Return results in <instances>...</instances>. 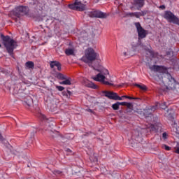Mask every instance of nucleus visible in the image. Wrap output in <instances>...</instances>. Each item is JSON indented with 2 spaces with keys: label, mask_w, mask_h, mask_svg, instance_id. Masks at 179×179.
I'll return each instance as SVG.
<instances>
[{
  "label": "nucleus",
  "mask_w": 179,
  "mask_h": 179,
  "mask_svg": "<svg viewBox=\"0 0 179 179\" xmlns=\"http://www.w3.org/2000/svg\"><path fill=\"white\" fill-rule=\"evenodd\" d=\"M0 38L1 43L5 47L8 54L15 58V53L13 51L17 48V42L10 38L9 35L5 36L3 34H0Z\"/></svg>",
  "instance_id": "obj_1"
},
{
  "label": "nucleus",
  "mask_w": 179,
  "mask_h": 179,
  "mask_svg": "<svg viewBox=\"0 0 179 179\" xmlns=\"http://www.w3.org/2000/svg\"><path fill=\"white\" fill-rule=\"evenodd\" d=\"M99 58H100V55L96 52L93 48H88L85 50V56L81 58V61H83V62H85V64H88V66H90V68L95 69L94 66H92V64H93L94 61L99 59Z\"/></svg>",
  "instance_id": "obj_2"
},
{
  "label": "nucleus",
  "mask_w": 179,
  "mask_h": 179,
  "mask_svg": "<svg viewBox=\"0 0 179 179\" xmlns=\"http://www.w3.org/2000/svg\"><path fill=\"white\" fill-rule=\"evenodd\" d=\"M27 13H29V7L24 6H17L12 10L13 16L18 17V19L27 15Z\"/></svg>",
  "instance_id": "obj_3"
},
{
  "label": "nucleus",
  "mask_w": 179,
  "mask_h": 179,
  "mask_svg": "<svg viewBox=\"0 0 179 179\" xmlns=\"http://www.w3.org/2000/svg\"><path fill=\"white\" fill-rule=\"evenodd\" d=\"M164 18L166 19V20H167L169 23H173V24H177L179 26V18L171 11H165Z\"/></svg>",
  "instance_id": "obj_4"
},
{
  "label": "nucleus",
  "mask_w": 179,
  "mask_h": 179,
  "mask_svg": "<svg viewBox=\"0 0 179 179\" xmlns=\"http://www.w3.org/2000/svg\"><path fill=\"white\" fill-rule=\"evenodd\" d=\"M134 24L137 29L138 40H141V38H145L146 36H148V31L145 30V29L142 27L141 22H135Z\"/></svg>",
  "instance_id": "obj_5"
},
{
  "label": "nucleus",
  "mask_w": 179,
  "mask_h": 179,
  "mask_svg": "<svg viewBox=\"0 0 179 179\" xmlns=\"http://www.w3.org/2000/svg\"><path fill=\"white\" fill-rule=\"evenodd\" d=\"M101 93L104 94L110 100H122V97L118 96V94L111 91H102Z\"/></svg>",
  "instance_id": "obj_6"
},
{
  "label": "nucleus",
  "mask_w": 179,
  "mask_h": 179,
  "mask_svg": "<svg viewBox=\"0 0 179 179\" xmlns=\"http://www.w3.org/2000/svg\"><path fill=\"white\" fill-rule=\"evenodd\" d=\"M167 118L169 121L173 122L172 124V131L174 132L178 138H179V127L177 125V123L174 121V115L173 113H169Z\"/></svg>",
  "instance_id": "obj_7"
},
{
  "label": "nucleus",
  "mask_w": 179,
  "mask_h": 179,
  "mask_svg": "<svg viewBox=\"0 0 179 179\" xmlns=\"http://www.w3.org/2000/svg\"><path fill=\"white\" fill-rule=\"evenodd\" d=\"M150 71L159 72V73H169V69L164 66L152 65L149 66Z\"/></svg>",
  "instance_id": "obj_8"
},
{
  "label": "nucleus",
  "mask_w": 179,
  "mask_h": 179,
  "mask_svg": "<svg viewBox=\"0 0 179 179\" xmlns=\"http://www.w3.org/2000/svg\"><path fill=\"white\" fill-rule=\"evenodd\" d=\"M92 79L95 80V82H101L103 85H106V86H113L114 85L108 81H106V77L104 75L100 73H98L95 77H92Z\"/></svg>",
  "instance_id": "obj_9"
},
{
  "label": "nucleus",
  "mask_w": 179,
  "mask_h": 179,
  "mask_svg": "<svg viewBox=\"0 0 179 179\" xmlns=\"http://www.w3.org/2000/svg\"><path fill=\"white\" fill-rule=\"evenodd\" d=\"M90 17H98L99 19H106L107 13L100 10H94L90 13Z\"/></svg>",
  "instance_id": "obj_10"
},
{
  "label": "nucleus",
  "mask_w": 179,
  "mask_h": 179,
  "mask_svg": "<svg viewBox=\"0 0 179 179\" xmlns=\"http://www.w3.org/2000/svg\"><path fill=\"white\" fill-rule=\"evenodd\" d=\"M69 9L72 10H78L79 12H83L86 10V5L81 4L80 6H76L75 5H69Z\"/></svg>",
  "instance_id": "obj_11"
},
{
  "label": "nucleus",
  "mask_w": 179,
  "mask_h": 179,
  "mask_svg": "<svg viewBox=\"0 0 179 179\" xmlns=\"http://www.w3.org/2000/svg\"><path fill=\"white\" fill-rule=\"evenodd\" d=\"M22 104L26 108H30L31 106H33V99L30 96H27L22 101Z\"/></svg>",
  "instance_id": "obj_12"
},
{
  "label": "nucleus",
  "mask_w": 179,
  "mask_h": 179,
  "mask_svg": "<svg viewBox=\"0 0 179 179\" xmlns=\"http://www.w3.org/2000/svg\"><path fill=\"white\" fill-rule=\"evenodd\" d=\"M134 6H136L137 10H141L145 6V0H133Z\"/></svg>",
  "instance_id": "obj_13"
},
{
  "label": "nucleus",
  "mask_w": 179,
  "mask_h": 179,
  "mask_svg": "<svg viewBox=\"0 0 179 179\" xmlns=\"http://www.w3.org/2000/svg\"><path fill=\"white\" fill-rule=\"evenodd\" d=\"M29 6H30L31 8H33V6H34V9H36V10H40V2H38V1L37 0H33L32 1L29 2Z\"/></svg>",
  "instance_id": "obj_14"
},
{
  "label": "nucleus",
  "mask_w": 179,
  "mask_h": 179,
  "mask_svg": "<svg viewBox=\"0 0 179 179\" xmlns=\"http://www.w3.org/2000/svg\"><path fill=\"white\" fill-rule=\"evenodd\" d=\"M33 19L35 22H43V15L38 11V13L34 15Z\"/></svg>",
  "instance_id": "obj_15"
},
{
  "label": "nucleus",
  "mask_w": 179,
  "mask_h": 179,
  "mask_svg": "<svg viewBox=\"0 0 179 179\" xmlns=\"http://www.w3.org/2000/svg\"><path fill=\"white\" fill-rule=\"evenodd\" d=\"M87 87H90V89H94L95 90H97L99 89V85L94 84L93 82L88 81L86 83Z\"/></svg>",
  "instance_id": "obj_16"
},
{
  "label": "nucleus",
  "mask_w": 179,
  "mask_h": 179,
  "mask_svg": "<svg viewBox=\"0 0 179 179\" xmlns=\"http://www.w3.org/2000/svg\"><path fill=\"white\" fill-rule=\"evenodd\" d=\"M31 111L32 113H35L36 114H37L36 117H38V118H40V107H38L37 105H34Z\"/></svg>",
  "instance_id": "obj_17"
},
{
  "label": "nucleus",
  "mask_w": 179,
  "mask_h": 179,
  "mask_svg": "<svg viewBox=\"0 0 179 179\" xmlns=\"http://www.w3.org/2000/svg\"><path fill=\"white\" fill-rule=\"evenodd\" d=\"M141 113H143V115L145 117V118H148V117L152 115V110L150 108L143 109V111Z\"/></svg>",
  "instance_id": "obj_18"
},
{
  "label": "nucleus",
  "mask_w": 179,
  "mask_h": 179,
  "mask_svg": "<svg viewBox=\"0 0 179 179\" xmlns=\"http://www.w3.org/2000/svg\"><path fill=\"white\" fill-rule=\"evenodd\" d=\"M55 78H57V79H58L59 80H64L65 79H66V76L64 75L62 73H56L55 74Z\"/></svg>",
  "instance_id": "obj_19"
},
{
  "label": "nucleus",
  "mask_w": 179,
  "mask_h": 179,
  "mask_svg": "<svg viewBox=\"0 0 179 179\" xmlns=\"http://www.w3.org/2000/svg\"><path fill=\"white\" fill-rule=\"evenodd\" d=\"M134 86H136V87H138L141 90H143V92H148V87H146V85H139L138 83H135Z\"/></svg>",
  "instance_id": "obj_20"
},
{
  "label": "nucleus",
  "mask_w": 179,
  "mask_h": 179,
  "mask_svg": "<svg viewBox=\"0 0 179 179\" xmlns=\"http://www.w3.org/2000/svg\"><path fill=\"white\" fill-rule=\"evenodd\" d=\"M72 80V78L66 77V79H64V81L59 82L60 85H72V83L71 82Z\"/></svg>",
  "instance_id": "obj_21"
},
{
  "label": "nucleus",
  "mask_w": 179,
  "mask_h": 179,
  "mask_svg": "<svg viewBox=\"0 0 179 179\" xmlns=\"http://www.w3.org/2000/svg\"><path fill=\"white\" fill-rule=\"evenodd\" d=\"M25 66L28 68V69H34V62L28 61L25 63Z\"/></svg>",
  "instance_id": "obj_22"
},
{
  "label": "nucleus",
  "mask_w": 179,
  "mask_h": 179,
  "mask_svg": "<svg viewBox=\"0 0 179 179\" xmlns=\"http://www.w3.org/2000/svg\"><path fill=\"white\" fill-rule=\"evenodd\" d=\"M126 107L127 108V113H131L134 110V105L132 103L127 102L126 103Z\"/></svg>",
  "instance_id": "obj_23"
},
{
  "label": "nucleus",
  "mask_w": 179,
  "mask_h": 179,
  "mask_svg": "<svg viewBox=\"0 0 179 179\" xmlns=\"http://www.w3.org/2000/svg\"><path fill=\"white\" fill-rule=\"evenodd\" d=\"M61 65V63L58 61H52L50 64V68H54V66H57V68H58V66H59Z\"/></svg>",
  "instance_id": "obj_24"
},
{
  "label": "nucleus",
  "mask_w": 179,
  "mask_h": 179,
  "mask_svg": "<svg viewBox=\"0 0 179 179\" xmlns=\"http://www.w3.org/2000/svg\"><path fill=\"white\" fill-rule=\"evenodd\" d=\"M65 54L66 55H75V50L71 48L66 49Z\"/></svg>",
  "instance_id": "obj_25"
},
{
  "label": "nucleus",
  "mask_w": 179,
  "mask_h": 179,
  "mask_svg": "<svg viewBox=\"0 0 179 179\" xmlns=\"http://www.w3.org/2000/svg\"><path fill=\"white\" fill-rule=\"evenodd\" d=\"M62 96H66V97L67 99H71L72 92L71 91H69V90H67V92H65V91L62 92Z\"/></svg>",
  "instance_id": "obj_26"
},
{
  "label": "nucleus",
  "mask_w": 179,
  "mask_h": 179,
  "mask_svg": "<svg viewBox=\"0 0 179 179\" xmlns=\"http://www.w3.org/2000/svg\"><path fill=\"white\" fill-rule=\"evenodd\" d=\"M158 108H162V110H166L167 108V105H166V102H162V103H158Z\"/></svg>",
  "instance_id": "obj_27"
},
{
  "label": "nucleus",
  "mask_w": 179,
  "mask_h": 179,
  "mask_svg": "<svg viewBox=\"0 0 179 179\" xmlns=\"http://www.w3.org/2000/svg\"><path fill=\"white\" fill-rule=\"evenodd\" d=\"M171 80H173V84L171 83V86H170V83H169V87H171V89H176V85H177V83H177V81L176 80V78H174L173 77H171Z\"/></svg>",
  "instance_id": "obj_28"
},
{
  "label": "nucleus",
  "mask_w": 179,
  "mask_h": 179,
  "mask_svg": "<svg viewBox=\"0 0 179 179\" xmlns=\"http://www.w3.org/2000/svg\"><path fill=\"white\" fill-rule=\"evenodd\" d=\"M129 15H130V16H134L137 19H139V17H141V16H142L141 14V12L130 13Z\"/></svg>",
  "instance_id": "obj_29"
},
{
  "label": "nucleus",
  "mask_w": 179,
  "mask_h": 179,
  "mask_svg": "<svg viewBox=\"0 0 179 179\" xmlns=\"http://www.w3.org/2000/svg\"><path fill=\"white\" fill-rule=\"evenodd\" d=\"M139 45L141 48H143V50H145V51H147L148 52H149V50H150V48H149V47H148L145 45H144L143 43H142V42H141L139 43Z\"/></svg>",
  "instance_id": "obj_30"
},
{
  "label": "nucleus",
  "mask_w": 179,
  "mask_h": 179,
  "mask_svg": "<svg viewBox=\"0 0 179 179\" xmlns=\"http://www.w3.org/2000/svg\"><path fill=\"white\" fill-rule=\"evenodd\" d=\"M112 108L115 111H117V110H120V104L118 103V102H116L115 103H113L112 105Z\"/></svg>",
  "instance_id": "obj_31"
},
{
  "label": "nucleus",
  "mask_w": 179,
  "mask_h": 179,
  "mask_svg": "<svg viewBox=\"0 0 179 179\" xmlns=\"http://www.w3.org/2000/svg\"><path fill=\"white\" fill-rule=\"evenodd\" d=\"M50 135H51V136H52V138H58V136H59V131H52L51 133H50Z\"/></svg>",
  "instance_id": "obj_32"
},
{
  "label": "nucleus",
  "mask_w": 179,
  "mask_h": 179,
  "mask_svg": "<svg viewBox=\"0 0 179 179\" xmlns=\"http://www.w3.org/2000/svg\"><path fill=\"white\" fill-rule=\"evenodd\" d=\"M148 52L150 54L152 58H156L157 57V53L155 52V51L150 50Z\"/></svg>",
  "instance_id": "obj_33"
},
{
  "label": "nucleus",
  "mask_w": 179,
  "mask_h": 179,
  "mask_svg": "<svg viewBox=\"0 0 179 179\" xmlns=\"http://www.w3.org/2000/svg\"><path fill=\"white\" fill-rule=\"evenodd\" d=\"M157 108H159V104H157V102L155 106H151V108H150V110L156 111V110H157Z\"/></svg>",
  "instance_id": "obj_34"
},
{
  "label": "nucleus",
  "mask_w": 179,
  "mask_h": 179,
  "mask_svg": "<svg viewBox=\"0 0 179 179\" xmlns=\"http://www.w3.org/2000/svg\"><path fill=\"white\" fill-rule=\"evenodd\" d=\"M52 173L55 176H62V171L59 170H55Z\"/></svg>",
  "instance_id": "obj_35"
},
{
  "label": "nucleus",
  "mask_w": 179,
  "mask_h": 179,
  "mask_svg": "<svg viewBox=\"0 0 179 179\" xmlns=\"http://www.w3.org/2000/svg\"><path fill=\"white\" fill-rule=\"evenodd\" d=\"M80 37V38H87V33L81 32Z\"/></svg>",
  "instance_id": "obj_36"
},
{
  "label": "nucleus",
  "mask_w": 179,
  "mask_h": 179,
  "mask_svg": "<svg viewBox=\"0 0 179 179\" xmlns=\"http://www.w3.org/2000/svg\"><path fill=\"white\" fill-rule=\"evenodd\" d=\"M140 13H141V16H146V15H148L149 10H144L140 12Z\"/></svg>",
  "instance_id": "obj_37"
},
{
  "label": "nucleus",
  "mask_w": 179,
  "mask_h": 179,
  "mask_svg": "<svg viewBox=\"0 0 179 179\" xmlns=\"http://www.w3.org/2000/svg\"><path fill=\"white\" fill-rule=\"evenodd\" d=\"M69 5H74V6H81V5H83V3H82V2H80V1H76L74 2V3H73V4H69Z\"/></svg>",
  "instance_id": "obj_38"
},
{
  "label": "nucleus",
  "mask_w": 179,
  "mask_h": 179,
  "mask_svg": "<svg viewBox=\"0 0 179 179\" xmlns=\"http://www.w3.org/2000/svg\"><path fill=\"white\" fill-rule=\"evenodd\" d=\"M56 89H57L59 92H64V90H65V87L59 85H56Z\"/></svg>",
  "instance_id": "obj_39"
},
{
  "label": "nucleus",
  "mask_w": 179,
  "mask_h": 179,
  "mask_svg": "<svg viewBox=\"0 0 179 179\" xmlns=\"http://www.w3.org/2000/svg\"><path fill=\"white\" fill-rule=\"evenodd\" d=\"M150 131L157 132V129H156V126H155V124H151Z\"/></svg>",
  "instance_id": "obj_40"
},
{
  "label": "nucleus",
  "mask_w": 179,
  "mask_h": 179,
  "mask_svg": "<svg viewBox=\"0 0 179 179\" xmlns=\"http://www.w3.org/2000/svg\"><path fill=\"white\" fill-rule=\"evenodd\" d=\"M162 148L165 149V150H171V147L164 144L162 145Z\"/></svg>",
  "instance_id": "obj_41"
},
{
  "label": "nucleus",
  "mask_w": 179,
  "mask_h": 179,
  "mask_svg": "<svg viewBox=\"0 0 179 179\" xmlns=\"http://www.w3.org/2000/svg\"><path fill=\"white\" fill-rule=\"evenodd\" d=\"M90 135H96V134L92 131H88L83 134L84 136H89Z\"/></svg>",
  "instance_id": "obj_42"
},
{
  "label": "nucleus",
  "mask_w": 179,
  "mask_h": 179,
  "mask_svg": "<svg viewBox=\"0 0 179 179\" xmlns=\"http://www.w3.org/2000/svg\"><path fill=\"white\" fill-rule=\"evenodd\" d=\"M121 97H122V99H128L129 100H132V99H134V97L129 96H127V95H123Z\"/></svg>",
  "instance_id": "obj_43"
},
{
  "label": "nucleus",
  "mask_w": 179,
  "mask_h": 179,
  "mask_svg": "<svg viewBox=\"0 0 179 179\" xmlns=\"http://www.w3.org/2000/svg\"><path fill=\"white\" fill-rule=\"evenodd\" d=\"M41 120H43V121H47V117H45V115H41Z\"/></svg>",
  "instance_id": "obj_44"
},
{
  "label": "nucleus",
  "mask_w": 179,
  "mask_h": 179,
  "mask_svg": "<svg viewBox=\"0 0 179 179\" xmlns=\"http://www.w3.org/2000/svg\"><path fill=\"white\" fill-rule=\"evenodd\" d=\"M119 106H124L126 107L127 106V102H118Z\"/></svg>",
  "instance_id": "obj_45"
},
{
  "label": "nucleus",
  "mask_w": 179,
  "mask_h": 179,
  "mask_svg": "<svg viewBox=\"0 0 179 179\" xmlns=\"http://www.w3.org/2000/svg\"><path fill=\"white\" fill-rule=\"evenodd\" d=\"M162 138H164V139H167V133L164 132L162 134Z\"/></svg>",
  "instance_id": "obj_46"
},
{
  "label": "nucleus",
  "mask_w": 179,
  "mask_h": 179,
  "mask_svg": "<svg viewBox=\"0 0 179 179\" xmlns=\"http://www.w3.org/2000/svg\"><path fill=\"white\" fill-rule=\"evenodd\" d=\"M5 141V138H3V136H2V134L0 133V142H3Z\"/></svg>",
  "instance_id": "obj_47"
},
{
  "label": "nucleus",
  "mask_w": 179,
  "mask_h": 179,
  "mask_svg": "<svg viewBox=\"0 0 179 179\" xmlns=\"http://www.w3.org/2000/svg\"><path fill=\"white\" fill-rule=\"evenodd\" d=\"M132 100H138L139 101H142V99L139 97H133Z\"/></svg>",
  "instance_id": "obj_48"
},
{
  "label": "nucleus",
  "mask_w": 179,
  "mask_h": 179,
  "mask_svg": "<svg viewBox=\"0 0 179 179\" xmlns=\"http://www.w3.org/2000/svg\"><path fill=\"white\" fill-rule=\"evenodd\" d=\"M159 9H162V10H164V9H166V6H164V5H161V6H159Z\"/></svg>",
  "instance_id": "obj_49"
},
{
  "label": "nucleus",
  "mask_w": 179,
  "mask_h": 179,
  "mask_svg": "<svg viewBox=\"0 0 179 179\" xmlns=\"http://www.w3.org/2000/svg\"><path fill=\"white\" fill-rule=\"evenodd\" d=\"M62 66V64H60L59 66H57V71H61Z\"/></svg>",
  "instance_id": "obj_50"
},
{
  "label": "nucleus",
  "mask_w": 179,
  "mask_h": 179,
  "mask_svg": "<svg viewBox=\"0 0 179 179\" xmlns=\"http://www.w3.org/2000/svg\"><path fill=\"white\" fill-rule=\"evenodd\" d=\"M175 153H177L178 155H179V147H178V148L176 149Z\"/></svg>",
  "instance_id": "obj_51"
},
{
  "label": "nucleus",
  "mask_w": 179,
  "mask_h": 179,
  "mask_svg": "<svg viewBox=\"0 0 179 179\" xmlns=\"http://www.w3.org/2000/svg\"><path fill=\"white\" fill-rule=\"evenodd\" d=\"M87 111H88L89 113H94L93 110L90 108L87 109Z\"/></svg>",
  "instance_id": "obj_52"
},
{
  "label": "nucleus",
  "mask_w": 179,
  "mask_h": 179,
  "mask_svg": "<svg viewBox=\"0 0 179 179\" xmlns=\"http://www.w3.org/2000/svg\"><path fill=\"white\" fill-rule=\"evenodd\" d=\"M66 152H69L70 153H72V150H71V149L67 148Z\"/></svg>",
  "instance_id": "obj_53"
},
{
  "label": "nucleus",
  "mask_w": 179,
  "mask_h": 179,
  "mask_svg": "<svg viewBox=\"0 0 179 179\" xmlns=\"http://www.w3.org/2000/svg\"><path fill=\"white\" fill-rule=\"evenodd\" d=\"M123 54H124V57H127V55H128V54L127 53V52H124Z\"/></svg>",
  "instance_id": "obj_54"
},
{
  "label": "nucleus",
  "mask_w": 179,
  "mask_h": 179,
  "mask_svg": "<svg viewBox=\"0 0 179 179\" xmlns=\"http://www.w3.org/2000/svg\"><path fill=\"white\" fill-rule=\"evenodd\" d=\"M122 86H124V84H122V85H118V87H122Z\"/></svg>",
  "instance_id": "obj_55"
},
{
  "label": "nucleus",
  "mask_w": 179,
  "mask_h": 179,
  "mask_svg": "<svg viewBox=\"0 0 179 179\" xmlns=\"http://www.w3.org/2000/svg\"><path fill=\"white\" fill-rule=\"evenodd\" d=\"M131 138H132L133 139H135V136H134V134H132Z\"/></svg>",
  "instance_id": "obj_56"
},
{
  "label": "nucleus",
  "mask_w": 179,
  "mask_h": 179,
  "mask_svg": "<svg viewBox=\"0 0 179 179\" xmlns=\"http://www.w3.org/2000/svg\"><path fill=\"white\" fill-rule=\"evenodd\" d=\"M94 71H97L98 72H100V70L99 69H94Z\"/></svg>",
  "instance_id": "obj_57"
},
{
  "label": "nucleus",
  "mask_w": 179,
  "mask_h": 179,
  "mask_svg": "<svg viewBox=\"0 0 179 179\" xmlns=\"http://www.w3.org/2000/svg\"><path fill=\"white\" fill-rule=\"evenodd\" d=\"M119 113L121 114V113H122V110H119Z\"/></svg>",
  "instance_id": "obj_58"
},
{
  "label": "nucleus",
  "mask_w": 179,
  "mask_h": 179,
  "mask_svg": "<svg viewBox=\"0 0 179 179\" xmlns=\"http://www.w3.org/2000/svg\"><path fill=\"white\" fill-rule=\"evenodd\" d=\"M0 48H2V45L0 43Z\"/></svg>",
  "instance_id": "obj_59"
},
{
  "label": "nucleus",
  "mask_w": 179,
  "mask_h": 179,
  "mask_svg": "<svg viewBox=\"0 0 179 179\" xmlns=\"http://www.w3.org/2000/svg\"><path fill=\"white\" fill-rule=\"evenodd\" d=\"M136 132V134H138V135H139V132H138V131H135Z\"/></svg>",
  "instance_id": "obj_60"
},
{
  "label": "nucleus",
  "mask_w": 179,
  "mask_h": 179,
  "mask_svg": "<svg viewBox=\"0 0 179 179\" xmlns=\"http://www.w3.org/2000/svg\"><path fill=\"white\" fill-rule=\"evenodd\" d=\"M106 71L107 73H108V70H106Z\"/></svg>",
  "instance_id": "obj_61"
},
{
  "label": "nucleus",
  "mask_w": 179,
  "mask_h": 179,
  "mask_svg": "<svg viewBox=\"0 0 179 179\" xmlns=\"http://www.w3.org/2000/svg\"><path fill=\"white\" fill-rule=\"evenodd\" d=\"M38 29H40V26H38Z\"/></svg>",
  "instance_id": "obj_62"
},
{
  "label": "nucleus",
  "mask_w": 179,
  "mask_h": 179,
  "mask_svg": "<svg viewBox=\"0 0 179 179\" xmlns=\"http://www.w3.org/2000/svg\"><path fill=\"white\" fill-rule=\"evenodd\" d=\"M76 1H79V0H76Z\"/></svg>",
  "instance_id": "obj_63"
},
{
  "label": "nucleus",
  "mask_w": 179,
  "mask_h": 179,
  "mask_svg": "<svg viewBox=\"0 0 179 179\" xmlns=\"http://www.w3.org/2000/svg\"><path fill=\"white\" fill-rule=\"evenodd\" d=\"M62 1H64V0H62Z\"/></svg>",
  "instance_id": "obj_64"
}]
</instances>
